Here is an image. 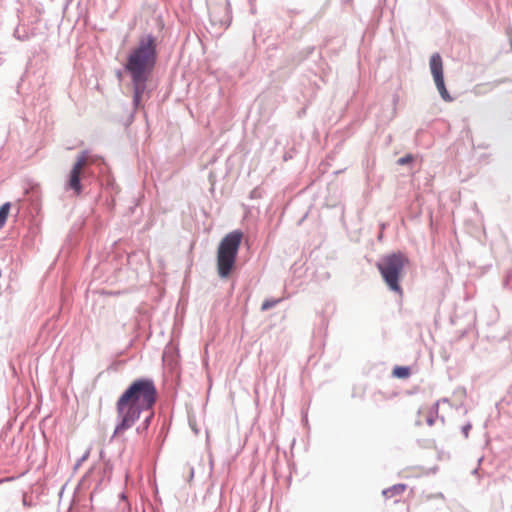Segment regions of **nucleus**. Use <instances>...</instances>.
<instances>
[{"label":"nucleus","mask_w":512,"mask_h":512,"mask_svg":"<svg viewBox=\"0 0 512 512\" xmlns=\"http://www.w3.org/2000/svg\"><path fill=\"white\" fill-rule=\"evenodd\" d=\"M158 62V39L152 33L141 35L129 49L122 68L115 71L118 82L128 77L132 89V104L135 110L143 108L153 92V76Z\"/></svg>","instance_id":"f257e3e1"},{"label":"nucleus","mask_w":512,"mask_h":512,"mask_svg":"<svg viewBox=\"0 0 512 512\" xmlns=\"http://www.w3.org/2000/svg\"><path fill=\"white\" fill-rule=\"evenodd\" d=\"M158 390L150 377L134 379L120 394L116 403V424L112 434L115 438L131 429L146 411L154 408Z\"/></svg>","instance_id":"f03ea898"},{"label":"nucleus","mask_w":512,"mask_h":512,"mask_svg":"<svg viewBox=\"0 0 512 512\" xmlns=\"http://www.w3.org/2000/svg\"><path fill=\"white\" fill-rule=\"evenodd\" d=\"M410 260L401 250L382 255L376 262V268L388 290L402 298L404 291L401 281L405 275V266Z\"/></svg>","instance_id":"7ed1b4c3"},{"label":"nucleus","mask_w":512,"mask_h":512,"mask_svg":"<svg viewBox=\"0 0 512 512\" xmlns=\"http://www.w3.org/2000/svg\"><path fill=\"white\" fill-rule=\"evenodd\" d=\"M243 238L241 230L226 234L217 248V273L220 278H228L236 267V259Z\"/></svg>","instance_id":"20e7f679"},{"label":"nucleus","mask_w":512,"mask_h":512,"mask_svg":"<svg viewBox=\"0 0 512 512\" xmlns=\"http://www.w3.org/2000/svg\"><path fill=\"white\" fill-rule=\"evenodd\" d=\"M429 68L435 86L442 100H444L445 102H452L454 98L450 95L449 91L446 88L444 80L443 60L438 52H435L431 55L429 60Z\"/></svg>","instance_id":"39448f33"},{"label":"nucleus","mask_w":512,"mask_h":512,"mask_svg":"<svg viewBox=\"0 0 512 512\" xmlns=\"http://www.w3.org/2000/svg\"><path fill=\"white\" fill-rule=\"evenodd\" d=\"M88 153L89 152L87 150H83L79 153L66 181V190H72L76 195H80L83 191L81 182V168L86 162Z\"/></svg>","instance_id":"423d86ee"},{"label":"nucleus","mask_w":512,"mask_h":512,"mask_svg":"<svg viewBox=\"0 0 512 512\" xmlns=\"http://www.w3.org/2000/svg\"><path fill=\"white\" fill-rule=\"evenodd\" d=\"M41 210L40 196L32 193L17 203V214L21 211H27L31 217H35Z\"/></svg>","instance_id":"0eeeda50"},{"label":"nucleus","mask_w":512,"mask_h":512,"mask_svg":"<svg viewBox=\"0 0 512 512\" xmlns=\"http://www.w3.org/2000/svg\"><path fill=\"white\" fill-rule=\"evenodd\" d=\"M145 413H146L145 417L143 418V420L139 423V425L135 429L136 434L143 438H145L146 435L148 434L149 428L152 425V422L154 420V417H155L154 408L149 411H146Z\"/></svg>","instance_id":"6e6552de"},{"label":"nucleus","mask_w":512,"mask_h":512,"mask_svg":"<svg viewBox=\"0 0 512 512\" xmlns=\"http://www.w3.org/2000/svg\"><path fill=\"white\" fill-rule=\"evenodd\" d=\"M406 488H407L406 484H403V483L394 484L391 487L384 489L382 491V495L386 499H391L395 496L401 495L406 490Z\"/></svg>","instance_id":"1a4fd4ad"},{"label":"nucleus","mask_w":512,"mask_h":512,"mask_svg":"<svg viewBox=\"0 0 512 512\" xmlns=\"http://www.w3.org/2000/svg\"><path fill=\"white\" fill-rule=\"evenodd\" d=\"M34 33L30 32L26 26H17L13 32V36L20 41H28Z\"/></svg>","instance_id":"9d476101"},{"label":"nucleus","mask_w":512,"mask_h":512,"mask_svg":"<svg viewBox=\"0 0 512 512\" xmlns=\"http://www.w3.org/2000/svg\"><path fill=\"white\" fill-rule=\"evenodd\" d=\"M411 375L410 366H400L396 365L392 369V376L398 379H407Z\"/></svg>","instance_id":"9b49d317"},{"label":"nucleus","mask_w":512,"mask_h":512,"mask_svg":"<svg viewBox=\"0 0 512 512\" xmlns=\"http://www.w3.org/2000/svg\"><path fill=\"white\" fill-rule=\"evenodd\" d=\"M11 207V202H5L0 206V229L5 225L7 221Z\"/></svg>","instance_id":"f8f14e48"},{"label":"nucleus","mask_w":512,"mask_h":512,"mask_svg":"<svg viewBox=\"0 0 512 512\" xmlns=\"http://www.w3.org/2000/svg\"><path fill=\"white\" fill-rule=\"evenodd\" d=\"M314 49H315L314 46H308V47L304 48L302 51H300L298 53L296 62L300 63V62L304 61L305 59H307L313 53Z\"/></svg>","instance_id":"ddd939ff"},{"label":"nucleus","mask_w":512,"mask_h":512,"mask_svg":"<svg viewBox=\"0 0 512 512\" xmlns=\"http://www.w3.org/2000/svg\"><path fill=\"white\" fill-rule=\"evenodd\" d=\"M280 302V299H265L261 304L262 311H268L271 308L275 307Z\"/></svg>","instance_id":"4468645a"},{"label":"nucleus","mask_w":512,"mask_h":512,"mask_svg":"<svg viewBox=\"0 0 512 512\" xmlns=\"http://www.w3.org/2000/svg\"><path fill=\"white\" fill-rule=\"evenodd\" d=\"M414 162V156L412 154H406L397 160V164L404 166Z\"/></svg>","instance_id":"2eb2a0df"},{"label":"nucleus","mask_w":512,"mask_h":512,"mask_svg":"<svg viewBox=\"0 0 512 512\" xmlns=\"http://www.w3.org/2000/svg\"><path fill=\"white\" fill-rule=\"evenodd\" d=\"M503 286L512 290V270H509L503 279Z\"/></svg>","instance_id":"dca6fc26"},{"label":"nucleus","mask_w":512,"mask_h":512,"mask_svg":"<svg viewBox=\"0 0 512 512\" xmlns=\"http://www.w3.org/2000/svg\"><path fill=\"white\" fill-rule=\"evenodd\" d=\"M472 425L470 422H467L465 425L462 426L461 431L465 438H468L469 431L471 430Z\"/></svg>","instance_id":"f3484780"},{"label":"nucleus","mask_w":512,"mask_h":512,"mask_svg":"<svg viewBox=\"0 0 512 512\" xmlns=\"http://www.w3.org/2000/svg\"><path fill=\"white\" fill-rule=\"evenodd\" d=\"M22 504L23 506L25 507H32L34 505V503L32 502V500H29L26 496V494L23 495V498H22Z\"/></svg>","instance_id":"a211bd4d"},{"label":"nucleus","mask_w":512,"mask_h":512,"mask_svg":"<svg viewBox=\"0 0 512 512\" xmlns=\"http://www.w3.org/2000/svg\"><path fill=\"white\" fill-rule=\"evenodd\" d=\"M88 456H89V451H86V452L82 455V457H81V458L76 462V464H75V469H77V468L81 465V463H82L83 461H85V460L88 458Z\"/></svg>","instance_id":"6ab92c4d"},{"label":"nucleus","mask_w":512,"mask_h":512,"mask_svg":"<svg viewBox=\"0 0 512 512\" xmlns=\"http://www.w3.org/2000/svg\"><path fill=\"white\" fill-rule=\"evenodd\" d=\"M258 197H260V190L258 188H255L251 191L250 198L254 199V198H258Z\"/></svg>","instance_id":"aec40b11"},{"label":"nucleus","mask_w":512,"mask_h":512,"mask_svg":"<svg viewBox=\"0 0 512 512\" xmlns=\"http://www.w3.org/2000/svg\"><path fill=\"white\" fill-rule=\"evenodd\" d=\"M426 423L429 425V426H432L434 425L435 423V417L433 415H429L426 419Z\"/></svg>","instance_id":"412c9836"},{"label":"nucleus","mask_w":512,"mask_h":512,"mask_svg":"<svg viewBox=\"0 0 512 512\" xmlns=\"http://www.w3.org/2000/svg\"><path fill=\"white\" fill-rule=\"evenodd\" d=\"M297 114L299 118L303 117L306 114V108H302L301 110L298 111Z\"/></svg>","instance_id":"4be33fe9"},{"label":"nucleus","mask_w":512,"mask_h":512,"mask_svg":"<svg viewBox=\"0 0 512 512\" xmlns=\"http://www.w3.org/2000/svg\"><path fill=\"white\" fill-rule=\"evenodd\" d=\"M108 185H109L112 189H114V188L116 187V184H115L114 180H108Z\"/></svg>","instance_id":"5701e85b"},{"label":"nucleus","mask_w":512,"mask_h":512,"mask_svg":"<svg viewBox=\"0 0 512 512\" xmlns=\"http://www.w3.org/2000/svg\"><path fill=\"white\" fill-rule=\"evenodd\" d=\"M194 477V468L193 467H190V471H189V480L192 479Z\"/></svg>","instance_id":"b1692460"},{"label":"nucleus","mask_w":512,"mask_h":512,"mask_svg":"<svg viewBox=\"0 0 512 512\" xmlns=\"http://www.w3.org/2000/svg\"><path fill=\"white\" fill-rule=\"evenodd\" d=\"M73 0H66L65 4H64V11L68 8V6L70 5V3L72 2Z\"/></svg>","instance_id":"393cba45"},{"label":"nucleus","mask_w":512,"mask_h":512,"mask_svg":"<svg viewBox=\"0 0 512 512\" xmlns=\"http://www.w3.org/2000/svg\"><path fill=\"white\" fill-rule=\"evenodd\" d=\"M252 39H253V41L256 40V31L255 30L253 31Z\"/></svg>","instance_id":"a878e982"},{"label":"nucleus","mask_w":512,"mask_h":512,"mask_svg":"<svg viewBox=\"0 0 512 512\" xmlns=\"http://www.w3.org/2000/svg\"><path fill=\"white\" fill-rule=\"evenodd\" d=\"M472 474H473V475H477V474H478V468H475V469L472 471Z\"/></svg>","instance_id":"bb28decb"},{"label":"nucleus","mask_w":512,"mask_h":512,"mask_svg":"<svg viewBox=\"0 0 512 512\" xmlns=\"http://www.w3.org/2000/svg\"><path fill=\"white\" fill-rule=\"evenodd\" d=\"M289 158H291V156H289V155H287V154H286V155H284V160H285V161H286V160H288Z\"/></svg>","instance_id":"cd10ccee"},{"label":"nucleus","mask_w":512,"mask_h":512,"mask_svg":"<svg viewBox=\"0 0 512 512\" xmlns=\"http://www.w3.org/2000/svg\"><path fill=\"white\" fill-rule=\"evenodd\" d=\"M435 406H436V409H438V403H435ZM437 411H438V410H436V412H437Z\"/></svg>","instance_id":"c85d7f7f"}]
</instances>
